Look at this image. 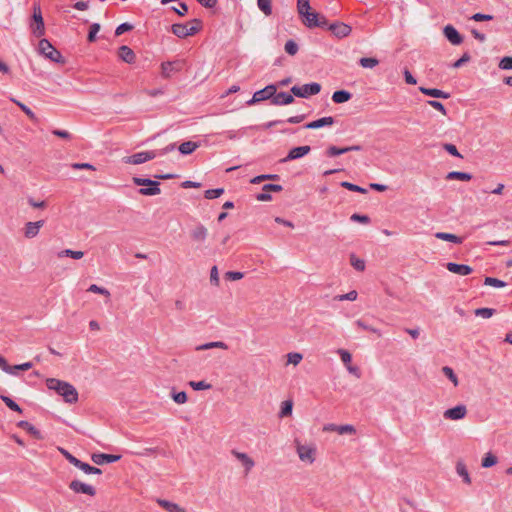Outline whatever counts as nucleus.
I'll use <instances>...</instances> for the list:
<instances>
[{
	"label": "nucleus",
	"instance_id": "18",
	"mask_svg": "<svg viewBox=\"0 0 512 512\" xmlns=\"http://www.w3.org/2000/svg\"><path fill=\"white\" fill-rule=\"evenodd\" d=\"M121 458L120 455H112L105 453H95L91 456L92 461L97 465H103L104 463L116 462Z\"/></svg>",
	"mask_w": 512,
	"mask_h": 512
},
{
	"label": "nucleus",
	"instance_id": "43",
	"mask_svg": "<svg viewBox=\"0 0 512 512\" xmlns=\"http://www.w3.org/2000/svg\"><path fill=\"white\" fill-rule=\"evenodd\" d=\"M358 297V293L356 290H352L346 294H341V295H337L335 296V300L337 301H345V300H348V301H355Z\"/></svg>",
	"mask_w": 512,
	"mask_h": 512
},
{
	"label": "nucleus",
	"instance_id": "33",
	"mask_svg": "<svg viewBox=\"0 0 512 512\" xmlns=\"http://www.w3.org/2000/svg\"><path fill=\"white\" fill-rule=\"evenodd\" d=\"M293 402L292 400H285L282 402L281 410L279 413L280 418L290 416L292 414Z\"/></svg>",
	"mask_w": 512,
	"mask_h": 512
},
{
	"label": "nucleus",
	"instance_id": "60",
	"mask_svg": "<svg viewBox=\"0 0 512 512\" xmlns=\"http://www.w3.org/2000/svg\"><path fill=\"white\" fill-rule=\"evenodd\" d=\"M244 277L242 272L238 271H228L225 273V278L230 281H237Z\"/></svg>",
	"mask_w": 512,
	"mask_h": 512
},
{
	"label": "nucleus",
	"instance_id": "13",
	"mask_svg": "<svg viewBox=\"0 0 512 512\" xmlns=\"http://www.w3.org/2000/svg\"><path fill=\"white\" fill-rule=\"evenodd\" d=\"M69 488L75 493H82L89 496H94L96 494V490L93 486L83 483L79 480H73L70 482Z\"/></svg>",
	"mask_w": 512,
	"mask_h": 512
},
{
	"label": "nucleus",
	"instance_id": "1",
	"mask_svg": "<svg viewBox=\"0 0 512 512\" xmlns=\"http://www.w3.org/2000/svg\"><path fill=\"white\" fill-rule=\"evenodd\" d=\"M46 385L50 390H54L62 396L66 403L73 404L78 401V392L76 388L68 382L49 378L46 380Z\"/></svg>",
	"mask_w": 512,
	"mask_h": 512
},
{
	"label": "nucleus",
	"instance_id": "36",
	"mask_svg": "<svg viewBox=\"0 0 512 512\" xmlns=\"http://www.w3.org/2000/svg\"><path fill=\"white\" fill-rule=\"evenodd\" d=\"M258 8L266 15L272 14V3L271 0H257Z\"/></svg>",
	"mask_w": 512,
	"mask_h": 512
},
{
	"label": "nucleus",
	"instance_id": "32",
	"mask_svg": "<svg viewBox=\"0 0 512 512\" xmlns=\"http://www.w3.org/2000/svg\"><path fill=\"white\" fill-rule=\"evenodd\" d=\"M448 180H461V181H469L472 179V175L466 172H458V171H452L448 173L447 177Z\"/></svg>",
	"mask_w": 512,
	"mask_h": 512
},
{
	"label": "nucleus",
	"instance_id": "48",
	"mask_svg": "<svg viewBox=\"0 0 512 512\" xmlns=\"http://www.w3.org/2000/svg\"><path fill=\"white\" fill-rule=\"evenodd\" d=\"M341 186L343 188H346L347 190H350V191H354V192H359V193H362V194H365L367 193V190L365 188H362L356 184H353V183H350V182H347V181H343L341 183Z\"/></svg>",
	"mask_w": 512,
	"mask_h": 512
},
{
	"label": "nucleus",
	"instance_id": "16",
	"mask_svg": "<svg viewBox=\"0 0 512 512\" xmlns=\"http://www.w3.org/2000/svg\"><path fill=\"white\" fill-rule=\"evenodd\" d=\"M310 146H299L292 148L288 155L282 160L283 162L292 161L307 155L310 152Z\"/></svg>",
	"mask_w": 512,
	"mask_h": 512
},
{
	"label": "nucleus",
	"instance_id": "57",
	"mask_svg": "<svg viewBox=\"0 0 512 512\" xmlns=\"http://www.w3.org/2000/svg\"><path fill=\"white\" fill-rule=\"evenodd\" d=\"M224 193L223 188H217V189H209L205 191V198L206 199H215L220 197Z\"/></svg>",
	"mask_w": 512,
	"mask_h": 512
},
{
	"label": "nucleus",
	"instance_id": "39",
	"mask_svg": "<svg viewBox=\"0 0 512 512\" xmlns=\"http://www.w3.org/2000/svg\"><path fill=\"white\" fill-rule=\"evenodd\" d=\"M344 153H347V149L346 147H343V148H339L337 146H329L326 151H325V154L328 156V157H334V156H338V155H342Z\"/></svg>",
	"mask_w": 512,
	"mask_h": 512
},
{
	"label": "nucleus",
	"instance_id": "19",
	"mask_svg": "<svg viewBox=\"0 0 512 512\" xmlns=\"http://www.w3.org/2000/svg\"><path fill=\"white\" fill-rule=\"evenodd\" d=\"M118 56L122 61H124L128 64H132L136 60V55H135L134 51L126 45L119 47Z\"/></svg>",
	"mask_w": 512,
	"mask_h": 512
},
{
	"label": "nucleus",
	"instance_id": "30",
	"mask_svg": "<svg viewBox=\"0 0 512 512\" xmlns=\"http://www.w3.org/2000/svg\"><path fill=\"white\" fill-rule=\"evenodd\" d=\"M17 425H18V427L25 429L28 433L33 435L35 438H37V439L41 438V434H40L39 430L36 427H34L32 424H30L28 421L22 420V421L18 422Z\"/></svg>",
	"mask_w": 512,
	"mask_h": 512
},
{
	"label": "nucleus",
	"instance_id": "46",
	"mask_svg": "<svg viewBox=\"0 0 512 512\" xmlns=\"http://www.w3.org/2000/svg\"><path fill=\"white\" fill-rule=\"evenodd\" d=\"M310 9L311 7L309 0H297V10L299 15L307 14Z\"/></svg>",
	"mask_w": 512,
	"mask_h": 512
},
{
	"label": "nucleus",
	"instance_id": "9",
	"mask_svg": "<svg viewBox=\"0 0 512 512\" xmlns=\"http://www.w3.org/2000/svg\"><path fill=\"white\" fill-rule=\"evenodd\" d=\"M45 221L44 220H38V221H29L25 223L23 228V235L26 239H33L35 238L39 232L40 229L44 226Z\"/></svg>",
	"mask_w": 512,
	"mask_h": 512
},
{
	"label": "nucleus",
	"instance_id": "10",
	"mask_svg": "<svg viewBox=\"0 0 512 512\" xmlns=\"http://www.w3.org/2000/svg\"><path fill=\"white\" fill-rule=\"evenodd\" d=\"M466 415H467V408L463 404H460L453 408L447 409L443 413V417L445 419L453 420V421L461 420V419L465 418Z\"/></svg>",
	"mask_w": 512,
	"mask_h": 512
},
{
	"label": "nucleus",
	"instance_id": "26",
	"mask_svg": "<svg viewBox=\"0 0 512 512\" xmlns=\"http://www.w3.org/2000/svg\"><path fill=\"white\" fill-rule=\"evenodd\" d=\"M200 144L198 142L194 141H186L179 145L178 150L183 155H190L192 154Z\"/></svg>",
	"mask_w": 512,
	"mask_h": 512
},
{
	"label": "nucleus",
	"instance_id": "28",
	"mask_svg": "<svg viewBox=\"0 0 512 512\" xmlns=\"http://www.w3.org/2000/svg\"><path fill=\"white\" fill-rule=\"evenodd\" d=\"M456 472L457 474L463 478V481L466 483V484H471V478H470V475L468 473V470H467V467L466 465L464 464L463 461H458L457 464H456Z\"/></svg>",
	"mask_w": 512,
	"mask_h": 512
},
{
	"label": "nucleus",
	"instance_id": "4",
	"mask_svg": "<svg viewBox=\"0 0 512 512\" xmlns=\"http://www.w3.org/2000/svg\"><path fill=\"white\" fill-rule=\"evenodd\" d=\"M133 182L138 186H146L145 188H140L139 193L145 196H154L160 194L161 190L159 188V182L147 179L134 177Z\"/></svg>",
	"mask_w": 512,
	"mask_h": 512
},
{
	"label": "nucleus",
	"instance_id": "25",
	"mask_svg": "<svg viewBox=\"0 0 512 512\" xmlns=\"http://www.w3.org/2000/svg\"><path fill=\"white\" fill-rule=\"evenodd\" d=\"M419 90L424 95H427V96H430V97H434V98L448 99L450 97L449 93L444 92V91H442L440 89H436V88L420 87Z\"/></svg>",
	"mask_w": 512,
	"mask_h": 512
},
{
	"label": "nucleus",
	"instance_id": "58",
	"mask_svg": "<svg viewBox=\"0 0 512 512\" xmlns=\"http://www.w3.org/2000/svg\"><path fill=\"white\" fill-rule=\"evenodd\" d=\"M210 282L212 285H214L216 287H218L220 285L217 266H213L210 270Z\"/></svg>",
	"mask_w": 512,
	"mask_h": 512
},
{
	"label": "nucleus",
	"instance_id": "29",
	"mask_svg": "<svg viewBox=\"0 0 512 512\" xmlns=\"http://www.w3.org/2000/svg\"><path fill=\"white\" fill-rule=\"evenodd\" d=\"M435 237L440 240L453 242L455 244H461L463 239L455 234L446 233V232H437Z\"/></svg>",
	"mask_w": 512,
	"mask_h": 512
},
{
	"label": "nucleus",
	"instance_id": "5",
	"mask_svg": "<svg viewBox=\"0 0 512 512\" xmlns=\"http://www.w3.org/2000/svg\"><path fill=\"white\" fill-rule=\"evenodd\" d=\"M321 91V85L319 83L304 84L302 86H293L291 92L294 96L300 98H307L312 95H316Z\"/></svg>",
	"mask_w": 512,
	"mask_h": 512
},
{
	"label": "nucleus",
	"instance_id": "51",
	"mask_svg": "<svg viewBox=\"0 0 512 512\" xmlns=\"http://www.w3.org/2000/svg\"><path fill=\"white\" fill-rule=\"evenodd\" d=\"M31 29H32V33L36 36V37H41L45 34V26H44V22H35V25H31Z\"/></svg>",
	"mask_w": 512,
	"mask_h": 512
},
{
	"label": "nucleus",
	"instance_id": "23",
	"mask_svg": "<svg viewBox=\"0 0 512 512\" xmlns=\"http://www.w3.org/2000/svg\"><path fill=\"white\" fill-rule=\"evenodd\" d=\"M208 230L203 225L196 226L190 233L191 239L195 242H204L207 238Z\"/></svg>",
	"mask_w": 512,
	"mask_h": 512
},
{
	"label": "nucleus",
	"instance_id": "42",
	"mask_svg": "<svg viewBox=\"0 0 512 512\" xmlns=\"http://www.w3.org/2000/svg\"><path fill=\"white\" fill-rule=\"evenodd\" d=\"M189 385L192 389L196 391L200 390H208L211 389L212 385L207 383L206 381H190Z\"/></svg>",
	"mask_w": 512,
	"mask_h": 512
},
{
	"label": "nucleus",
	"instance_id": "54",
	"mask_svg": "<svg viewBox=\"0 0 512 512\" xmlns=\"http://www.w3.org/2000/svg\"><path fill=\"white\" fill-rule=\"evenodd\" d=\"M99 30H100V24L99 23H93L90 26L87 40L89 42H94L96 40V35L99 32Z\"/></svg>",
	"mask_w": 512,
	"mask_h": 512
},
{
	"label": "nucleus",
	"instance_id": "55",
	"mask_svg": "<svg viewBox=\"0 0 512 512\" xmlns=\"http://www.w3.org/2000/svg\"><path fill=\"white\" fill-rule=\"evenodd\" d=\"M284 48H285L286 53H288L289 55H292V56L298 52V45L294 40H288L285 43Z\"/></svg>",
	"mask_w": 512,
	"mask_h": 512
},
{
	"label": "nucleus",
	"instance_id": "63",
	"mask_svg": "<svg viewBox=\"0 0 512 512\" xmlns=\"http://www.w3.org/2000/svg\"><path fill=\"white\" fill-rule=\"evenodd\" d=\"M350 219L354 222H360L363 224H367L370 221V218L367 215H360V214H352Z\"/></svg>",
	"mask_w": 512,
	"mask_h": 512
},
{
	"label": "nucleus",
	"instance_id": "12",
	"mask_svg": "<svg viewBox=\"0 0 512 512\" xmlns=\"http://www.w3.org/2000/svg\"><path fill=\"white\" fill-rule=\"evenodd\" d=\"M328 29L337 37L344 38L350 35L352 28L346 23L335 22L328 26Z\"/></svg>",
	"mask_w": 512,
	"mask_h": 512
},
{
	"label": "nucleus",
	"instance_id": "34",
	"mask_svg": "<svg viewBox=\"0 0 512 512\" xmlns=\"http://www.w3.org/2000/svg\"><path fill=\"white\" fill-rule=\"evenodd\" d=\"M10 100L14 102L32 121L37 120L35 113L24 103L18 101L15 98H11Z\"/></svg>",
	"mask_w": 512,
	"mask_h": 512
},
{
	"label": "nucleus",
	"instance_id": "21",
	"mask_svg": "<svg viewBox=\"0 0 512 512\" xmlns=\"http://www.w3.org/2000/svg\"><path fill=\"white\" fill-rule=\"evenodd\" d=\"M293 102H294L293 95L286 93V92L275 93L274 97L271 100V103L273 105H288Z\"/></svg>",
	"mask_w": 512,
	"mask_h": 512
},
{
	"label": "nucleus",
	"instance_id": "56",
	"mask_svg": "<svg viewBox=\"0 0 512 512\" xmlns=\"http://www.w3.org/2000/svg\"><path fill=\"white\" fill-rule=\"evenodd\" d=\"M172 396V399L177 403V404H184L187 402L188 400V397H187V394L186 392L184 391H181V392H172L171 394Z\"/></svg>",
	"mask_w": 512,
	"mask_h": 512
},
{
	"label": "nucleus",
	"instance_id": "62",
	"mask_svg": "<svg viewBox=\"0 0 512 512\" xmlns=\"http://www.w3.org/2000/svg\"><path fill=\"white\" fill-rule=\"evenodd\" d=\"M133 29V26L129 23H122L120 24L116 30H115V35L116 36H120L121 34H123L124 32H127V31H130Z\"/></svg>",
	"mask_w": 512,
	"mask_h": 512
},
{
	"label": "nucleus",
	"instance_id": "37",
	"mask_svg": "<svg viewBox=\"0 0 512 512\" xmlns=\"http://www.w3.org/2000/svg\"><path fill=\"white\" fill-rule=\"evenodd\" d=\"M0 399L7 405V407H9L11 410L17 412V413H22V409L21 407L14 401L12 400L10 397L6 396V395H0Z\"/></svg>",
	"mask_w": 512,
	"mask_h": 512
},
{
	"label": "nucleus",
	"instance_id": "17",
	"mask_svg": "<svg viewBox=\"0 0 512 512\" xmlns=\"http://www.w3.org/2000/svg\"><path fill=\"white\" fill-rule=\"evenodd\" d=\"M446 268L449 272L458 274L461 276H466L472 273L473 269L465 264H457L454 262H449L446 264Z\"/></svg>",
	"mask_w": 512,
	"mask_h": 512
},
{
	"label": "nucleus",
	"instance_id": "59",
	"mask_svg": "<svg viewBox=\"0 0 512 512\" xmlns=\"http://www.w3.org/2000/svg\"><path fill=\"white\" fill-rule=\"evenodd\" d=\"M499 68L502 70L512 69V56L503 57L499 62Z\"/></svg>",
	"mask_w": 512,
	"mask_h": 512
},
{
	"label": "nucleus",
	"instance_id": "38",
	"mask_svg": "<svg viewBox=\"0 0 512 512\" xmlns=\"http://www.w3.org/2000/svg\"><path fill=\"white\" fill-rule=\"evenodd\" d=\"M350 264L352 265V267L354 269H356L357 271H364L365 270V262L364 260L358 258L356 255L354 254H351L350 255Z\"/></svg>",
	"mask_w": 512,
	"mask_h": 512
},
{
	"label": "nucleus",
	"instance_id": "2",
	"mask_svg": "<svg viewBox=\"0 0 512 512\" xmlns=\"http://www.w3.org/2000/svg\"><path fill=\"white\" fill-rule=\"evenodd\" d=\"M293 443L301 462L312 465L316 461L317 448L314 443L305 444L298 438H295Z\"/></svg>",
	"mask_w": 512,
	"mask_h": 512
},
{
	"label": "nucleus",
	"instance_id": "35",
	"mask_svg": "<svg viewBox=\"0 0 512 512\" xmlns=\"http://www.w3.org/2000/svg\"><path fill=\"white\" fill-rule=\"evenodd\" d=\"M212 348H220V349L227 350L228 345L222 341L209 342V343L198 346L197 350H207V349H212Z\"/></svg>",
	"mask_w": 512,
	"mask_h": 512
},
{
	"label": "nucleus",
	"instance_id": "44",
	"mask_svg": "<svg viewBox=\"0 0 512 512\" xmlns=\"http://www.w3.org/2000/svg\"><path fill=\"white\" fill-rule=\"evenodd\" d=\"M497 463V458L492 453H487L485 457L482 459V467L489 468L494 466Z\"/></svg>",
	"mask_w": 512,
	"mask_h": 512
},
{
	"label": "nucleus",
	"instance_id": "31",
	"mask_svg": "<svg viewBox=\"0 0 512 512\" xmlns=\"http://www.w3.org/2000/svg\"><path fill=\"white\" fill-rule=\"evenodd\" d=\"M83 256H84V252H82V251H74V250H71V249H64V250H62V251L57 253V257L58 258L70 257L72 259L79 260Z\"/></svg>",
	"mask_w": 512,
	"mask_h": 512
},
{
	"label": "nucleus",
	"instance_id": "41",
	"mask_svg": "<svg viewBox=\"0 0 512 512\" xmlns=\"http://www.w3.org/2000/svg\"><path fill=\"white\" fill-rule=\"evenodd\" d=\"M442 372L453 383V385L455 387L458 386V378L455 375V373H454L452 368H450L448 366H444L442 368Z\"/></svg>",
	"mask_w": 512,
	"mask_h": 512
},
{
	"label": "nucleus",
	"instance_id": "52",
	"mask_svg": "<svg viewBox=\"0 0 512 512\" xmlns=\"http://www.w3.org/2000/svg\"><path fill=\"white\" fill-rule=\"evenodd\" d=\"M87 291L92 292V293L101 294L105 297H110V292L106 288L100 287L96 284L90 285L89 288L87 289Z\"/></svg>",
	"mask_w": 512,
	"mask_h": 512
},
{
	"label": "nucleus",
	"instance_id": "45",
	"mask_svg": "<svg viewBox=\"0 0 512 512\" xmlns=\"http://www.w3.org/2000/svg\"><path fill=\"white\" fill-rule=\"evenodd\" d=\"M302 359L303 356L301 353L291 352L287 354V364H293L294 366H296L301 362Z\"/></svg>",
	"mask_w": 512,
	"mask_h": 512
},
{
	"label": "nucleus",
	"instance_id": "50",
	"mask_svg": "<svg viewBox=\"0 0 512 512\" xmlns=\"http://www.w3.org/2000/svg\"><path fill=\"white\" fill-rule=\"evenodd\" d=\"M359 63L363 68H373L378 65L379 61L376 58L363 57Z\"/></svg>",
	"mask_w": 512,
	"mask_h": 512
},
{
	"label": "nucleus",
	"instance_id": "22",
	"mask_svg": "<svg viewBox=\"0 0 512 512\" xmlns=\"http://www.w3.org/2000/svg\"><path fill=\"white\" fill-rule=\"evenodd\" d=\"M334 124V118L331 116L323 117L320 119H317L315 121H312L310 123H307L304 127L306 129H318L324 126H331Z\"/></svg>",
	"mask_w": 512,
	"mask_h": 512
},
{
	"label": "nucleus",
	"instance_id": "8",
	"mask_svg": "<svg viewBox=\"0 0 512 512\" xmlns=\"http://www.w3.org/2000/svg\"><path fill=\"white\" fill-rule=\"evenodd\" d=\"M156 156H157V152H155V151H143V152H139L134 155L126 157L124 159V161H125V163H128V164L138 165V164L145 163L149 160H152Z\"/></svg>",
	"mask_w": 512,
	"mask_h": 512
},
{
	"label": "nucleus",
	"instance_id": "24",
	"mask_svg": "<svg viewBox=\"0 0 512 512\" xmlns=\"http://www.w3.org/2000/svg\"><path fill=\"white\" fill-rule=\"evenodd\" d=\"M180 69V62H164L161 64V73L164 78H169L173 72L179 71Z\"/></svg>",
	"mask_w": 512,
	"mask_h": 512
},
{
	"label": "nucleus",
	"instance_id": "53",
	"mask_svg": "<svg viewBox=\"0 0 512 512\" xmlns=\"http://www.w3.org/2000/svg\"><path fill=\"white\" fill-rule=\"evenodd\" d=\"M355 325H356L357 327H359V328L363 329V330H368V331H371V332H373V333L377 334V336H378V337H381V336H382V334H381L380 330H378V329H376V328H374V327H371V326L367 325L364 321H362V320H360V319H359V320H357V321L355 322Z\"/></svg>",
	"mask_w": 512,
	"mask_h": 512
},
{
	"label": "nucleus",
	"instance_id": "14",
	"mask_svg": "<svg viewBox=\"0 0 512 512\" xmlns=\"http://www.w3.org/2000/svg\"><path fill=\"white\" fill-rule=\"evenodd\" d=\"M232 455L238 459L245 468V473L248 474L255 465L254 460L246 453L239 452L236 450L231 451Z\"/></svg>",
	"mask_w": 512,
	"mask_h": 512
},
{
	"label": "nucleus",
	"instance_id": "7",
	"mask_svg": "<svg viewBox=\"0 0 512 512\" xmlns=\"http://www.w3.org/2000/svg\"><path fill=\"white\" fill-rule=\"evenodd\" d=\"M301 16L304 17L303 23L308 28L328 26L327 19L324 16H320L316 12L308 11L307 14H302Z\"/></svg>",
	"mask_w": 512,
	"mask_h": 512
},
{
	"label": "nucleus",
	"instance_id": "40",
	"mask_svg": "<svg viewBox=\"0 0 512 512\" xmlns=\"http://www.w3.org/2000/svg\"><path fill=\"white\" fill-rule=\"evenodd\" d=\"M484 284L487 286H492L496 288H503L506 286V283L500 279L494 277H486L484 279Z\"/></svg>",
	"mask_w": 512,
	"mask_h": 512
},
{
	"label": "nucleus",
	"instance_id": "61",
	"mask_svg": "<svg viewBox=\"0 0 512 512\" xmlns=\"http://www.w3.org/2000/svg\"><path fill=\"white\" fill-rule=\"evenodd\" d=\"M427 104L429 106L433 107L434 109L438 110L439 112H441L443 115L447 114V111L441 102H439L437 100H429V101H427Z\"/></svg>",
	"mask_w": 512,
	"mask_h": 512
},
{
	"label": "nucleus",
	"instance_id": "3",
	"mask_svg": "<svg viewBox=\"0 0 512 512\" xmlns=\"http://www.w3.org/2000/svg\"><path fill=\"white\" fill-rule=\"evenodd\" d=\"M38 51L52 62L60 64L65 63L62 54L47 39H41L39 41Z\"/></svg>",
	"mask_w": 512,
	"mask_h": 512
},
{
	"label": "nucleus",
	"instance_id": "20",
	"mask_svg": "<svg viewBox=\"0 0 512 512\" xmlns=\"http://www.w3.org/2000/svg\"><path fill=\"white\" fill-rule=\"evenodd\" d=\"M157 504L167 512H187V510L177 503L158 498L156 499Z\"/></svg>",
	"mask_w": 512,
	"mask_h": 512
},
{
	"label": "nucleus",
	"instance_id": "49",
	"mask_svg": "<svg viewBox=\"0 0 512 512\" xmlns=\"http://www.w3.org/2000/svg\"><path fill=\"white\" fill-rule=\"evenodd\" d=\"M495 310L492 308H478L475 310V315L482 318H490L494 315Z\"/></svg>",
	"mask_w": 512,
	"mask_h": 512
},
{
	"label": "nucleus",
	"instance_id": "11",
	"mask_svg": "<svg viewBox=\"0 0 512 512\" xmlns=\"http://www.w3.org/2000/svg\"><path fill=\"white\" fill-rule=\"evenodd\" d=\"M172 33L179 38H186L188 36L195 35L197 33V29L193 27H189L188 23H176L171 27Z\"/></svg>",
	"mask_w": 512,
	"mask_h": 512
},
{
	"label": "nucleus",
	"instance_id": "47",
	"mask_svg": "<svg viewBox=\"0 0 512 512\" xmlns=\"http://www.w3.org/2000/svg\"><path fill=\"white\" fill-rule=\"evenodd\" d=\"M27 203L34 209H45L47 207V202L44 200H36L33 197L27 198Z\"/></svg>",
	"mask_w": 512,
	"mask_h": 512
},
{
	"label": "nucleus",
	"instance_id": "64",
	"mask_svg": "<svg viewBox=\"0 0 512 512\" xmlns=\"http://www.w3.org/2000/svg\"><path fill=\"white\" fill-rule=\"evenodd\" d=\"M33 20L34 22H44L42 17L41 8L39 5H34L33 7Z\"/></svg>",
	"mask_w": 512,
	"mask_h": 512
},
{
	"label": "nucleus",
	"instance_id": "6",
	"mask_svg": "<svg viewBox=\"0 0 512 512\" xmlns=\"http://www.w3.org/2000/svg\"><path fill=\"white\" fill-rule=\"evenodd\" d=\"M277 91V87L273 84L267 85L265 88L256 91L253 97L247 102L248 105H254L257 102L272 99Z\"/></svg>",
	"mask_w": 512,
	"mask_h": 512
},
{
	"label": "nucleus",
	"instance_id": "27",
	"mask_svg": "<svg viewBox=\"0 0 512 512\" xmlns=\"http://www.w3.org/2000/svg\"><path fill=\"white\" fill-rule=\"evenodd\" d=\"M352 95L350 92L346 90H338L335 91L332 95L333 102L340 104L345 103L351 99Z\"/></svg>",
	"mask_w": 512,
	"mask_h": 512
},
{
	"label": "nucleus",
	"instance_id": "15",
	"mask_svg": "<svg viewBox=\"0 0 512 512\" xmlns=\"http://www.w3.org/2000/svg\"><path fill=\"white\" fill-rule=\"evenodd\" d=\"M443 33L448 41L453 45H459L463 42V37L452 25L445 26Z\"/></svg>",
	"mask_w": 512,
	"mask_h": 512
}]
</instances>
